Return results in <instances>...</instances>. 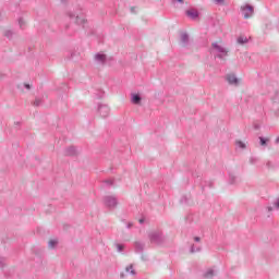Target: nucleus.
<instances>
[{"mask_svg":"<svg viewBox=\"0 0 279 279\" xmlns=\"http://www.w3.org/2000/svg\"><path fill=\"white\" fill-rule=\"evenodd\" d=\"M56 245H58L57 240H50V241L48 242V246H49L50 248H52V250H53V247H56Z\"/></svg>","mask_w":279,"mask_h":279,"instance_id":"obj_18","label":"nucleus"},{"mask_svg":"<svg viewBox=\"0 0 279 279\" xmlns=\"http://www.w3.org/2000/svg\"><path fill=\"white\" fill-rule=\"evenodd\" d=\"M105 184H108V186H112L114 184V180L112 179L105 180Z\"/></svg>","mask_w":279,"mask_h":279,"instance_id":"obj_23","label":"nucleus"},{"mask_svg":"<svg viewBox=\"0 0 279 279\" xmlns=\"http://www.w3.org/2000/svg\"><path fill=\"white\" fill-rule=\"evenodd\" d=\"M215 276V270H213L211 268H209L205 274H204V278H213Z\"/></svg>","mask_w":279,"mask_h":279,"instance_id":"obj_15","label":"nucleus"},{"mask_svg":"<svg viewBox=\"0 0 279 279\" xmlns=\"http://www.w3.org/2000/svg\"><path fill=\"white\" fill-rule=\"evenodd\" d=\"M98 112L102 119H106V117H109L110 114V107H108V105H99Z\"/></svg>","mask_w":279,"mask_h":279,"instance_id":"obj_6","label":"nucleus"},{"mask_svg":"<svg viewBox=\"0 0 279 279\" xmlns=\"http://www.w3.org/2000/svg\"><path fill=\"white\" fill-rule=\"evenodd\" d=\"M185 14L189 16V19H192V21L199 19V12L196 9H190L185 11Z\"/></svg>","mask_w":279,"mask_h":279,"instance_id":"obj_7","label":"nucleus"},{"mask_svg":"<svg viewBox=\"0 0 279 279\" xmlns=\"http://www.w3.org/2000/svg\"><path fill=\"white\" fill-rule=\"evenodd\" d=\"M238 43L239 45H245L247 43V37H243V36L239 37Z\"/></svg>","mask_w":279,"mask_h":279,"instance_id":"obj_16","label":"nucleus"},{"mask_svg":"<svg viewBox=\"0 0 279 279\" xmlns=\"http://www.w3.org/2000/svg\"><path fill=\"white\" fill-rule=\"evenodd\" d=\"M75 154H77L75 146H70L65 149V156H75Z\"/></svg>","mask_w":279,"mask_h":279,"instance_id":"obj_12","label":"nucleus"},{"mask_svg":"<svg viewBox=\"0 0 279 279\" xmlns=\"http://www.w3.org/2000/svg\"><path fill=\"white\" fill-rule=\"evenodd\" d=\"M118 252H123L125 250V246L123 244H117Z\"/></svg>","mask_w":279,"mask_h":279,"instance_id":"obj_24","label":"nucleus"},{"mask_svg":"<svg viewBox=\"0 0 279 279\" xmlns=\"http://www.w3.org/2000/svg\"><path fill=\"white\" fill-rule=\"evenodd\" d=\"M201 240H202V239H201L199 236H195V238H194V241H196V243H199Z\"/></svg>","mask_w":279,"mask_h":279,"instance_id":"obj_31","label":"nucleus"},{"mask_svg":"<svg viewBox=\"0 0 279 279\" xmlns=\"http://www.w3.org/2000/svg\"><path fill=\"white\" fill-rule=\"evenodd\" d=\"M214 1H215V3L220 4V3H223L225 0H214Z\"/></svg>","mask_w":279,"mask_h":279,"instance_id":"obj_32","label":"nucleus"},{"mask_svg":"<svg viewBox=\"0 0 279 279\" xmlns=\"http://www.w3.org/2000/svg\"><path fill=\"white\" fill-rule=\"evenodd\" d=\"M104 202L107 208H117V205L119 204V201H117V197L114 196H105Z\"/></svg>","mask_w":279,"mask_h":279,"instance_id":"obj_4","label":"nucleus"},{"mask_svg":"<svg viewBox=\"0 0 279 279\" xmlns=\"http://www.w3.org/2000/svg\"><path fill=\"white\" fill-rule=\"evenodd\" d=\"M274 206L277 210H279V198H276V201L274 202Z\"/></svg>","mask_w":279,"mask_h":279,"instance_id":"obj_28","label":"nucleus"},{"mask_svg":"<svg viewBox=\"0 0 279 279\" xmlns=\"http://www.w3.org/2000/svg\"><path fill=\"white\" fill-rule=\"evenodd\" d=\"M148 239L150 243H154L155 245H160L162 241H165V238L162 236V232L160 231H154L148 234Z\"/></svg>","mask_w":279,"mask_h":279,"instance_id":"obj_2","label":"nucleus"},{"mask_svg":"<svg viewBox=\"0 0 279 279\" xmlns=\"http://www.w3.org/2000/svg\"><path fill=\"white\" fill-rule=\"evenodd\" d=\"M234 180H236V177H234V174H229L230 184H234Z\"/></svg>","mask_w":279,"mask_h":279,"instance_id":"obj_22","label":"nucleus"},{"mask_svg":"<svg viewBox=\"0 0 279 279\" xmlns=\"http://www.w3.org/2000/svg\"><path fill=\"white\" fill-rule=\"evenodd\" d=\"M12 31H5L4 32V36L7 37V38H12Z\"/></svg>","mask_w":279,"mask_h":279,"instance_id":"obj_25","label":"nucleus"},{"mask_svg":"<svg viewBox=\"0 0 279 279\" xmlns=\"http://www.w3.org/2000/svg\"><path fill=\"white\" fill-rule=\"evenodd\" d=\"M134 10H135V8H134V7H132V8H131V12H134Z\"/></svg>","mask_w":279,"mask_h":279,"instance_id":"obj_36","label":"nucleus"},{"mask_svg":"<svg viewBox=\"0 0 279 279\" xmlns=\"http://www.w3.org/2000/svg\"><path fill=\"white\" fill-rule=\"evenodd\" d=\"M235 145H238V147H240V149H245V143L238 141L235 142Z\"/></svg>","mask_w":279,"mask_h":279,"instance_id":"obj_21","label":"nucleus"},{"mask_svg":"<svg viewBox=\"0 0 279 279\" xmlns=\"http://www.w3.org/2000/svg\"><path fill=\"white\" fill-rule=\"evenodd\" d=\"M144 221H145L144 219H140V223H144Z\"/></svg>","mask_w":279,"mask_h":279,"instance_id":"obj_35","label":"nucleus"},{"mask_svg":"<svg viewBox=\"0 0 279 279\" xmlns=\"http://www.w3.org/2000/svg\"><path fill=\"white\" fill-rule=\"evenodd\" d=\"M25 88L29 89L32 86L29 84H25Z\"/></svg>","mask_w":279,"mask_h":279,"instance_id":"obj_33","label":"nucleus"},{"mask_svg":"<svg viewBox=\"0 0 279 279\" xmlns=\"http://www.w3.org/2000/svg\"><path fill=\"white\" fill-rule=\"evenodd\" d=\"M96 62H99L100 64H106L107 57L104 53H97L95 56Z\"/></svg>","mask_w":279,"mask_h":279,"instance_id":"obj_11","label":"nucleus"},{"mask_svg":"<svg viewBox=\"0 0 279 279\" xmlns=\"http://www.w3.org/2000/svg\"><path fill=\"white\" fill-rule=\"evenodd\" d=\"M227 82H229V84H233L234 86H239V78H236V75L234 74H228L226 76Z\"/></svg>","mask_w":279,"mask_h":279,"instance_id":"obj_8","label":"nucleus"},{"mask_svg":"<svg viewBox=\"0 0 279 279\" xmlns=\"http://www.w3.org/2000/svg\"><path fill=\"white\" fill-rule=\"evenodd\" d=\"M66 0H61L62 3H64Z\"/></svg>","mask_w":279,"mask_h":279,"instance_id":"obj_40","label":"nucleus"},{"mask_svg":"<svg viewBox=\"0 0 279 279\" xmlns=\"http://www.w3.org/2000/svg\"><path fill=\"white\" fill-rule=\"evenodd\" d=\"M143 250H145V243L140 242V241L134 242V251L137 254H141L143 252Z\"/></svg>","mask_w":279,"mask_h":279,"instance_id":"obj_9","label":"nucleus"},{"mask_svg":"<svg viewBox=\"0 0 279 279\" xmlns=\"http://www.w3.org/2000/svg\"><path fill=\"white\" fill-rule=\"evenodd\" d=\"M120 276H121V278H125V275H124V274H121Z\"/></svg>","mask_w":279,"mask_h":279,"instance_id":"obj_38","label":"nucleus"},{"mask_svg":"<svg viewBox=\"0 0 279 279\" xmlns=\"http://www.w3.org/2000/svg\"><path fill=\"white\" fill-rule=\"evenodd\" d=\"M5 266V259L3 257H0V267Z\"/></svg>","mask_w":279,"mask_h":279,"instance_id":"obj_29","label":"nucleus"},{"mask_svg":"<svg viewBox=\"0 0 279 279\" xmlns=\"http://www.w3.org/2000/svg\"><path fill=\"white\" fill-rule=\"evenodd\" d=\"M201 247H195V244H193L192 246H191V253L192 254H195V252H201Z\"/></svg>","mask_w":279,"mask_h":279,"instance_id":"obj_20","label":"nucleus"},{"mask_svg":"<svg viewBox=\"0 0 279 279\" xmlns=\"http://www.w3.org/2000/svg\"><path fill=\"white\" fill-rule=\"evenodd\" d=\"M19 25L23 29V25H25V21H23V17L19 19Z\"/></svg>","mask_w":279,"mask_h":279,"instance_id":"obj_27","label":"nucleus"},{"mask_svg":"<svg viewBox=\"0 0 279 279\" xmlns=\"http://www.w3.org/2000/svg\"><path fill=\"white\" fill-rule=\"evenodd\" d=\"M181 43H183V45H189V34H181Z\"/></svg>","mask_w":279,"mask_h":279,"instance_id":"obj_13","label":"nucleus"},{"mask_svg":"<svg viewBox=\"0 0 279 279\" xmlns=\"http://www.w3.org/2000/svg\"><path fill=\"white\" fill-rule=\"evenodd\" d=\"M276 143H277V144L279 143V136L276 138Z\"/></svg>","mask_w":279,"mask_h":279,"instance_id":"obj_37","label":"nucleus"},{"mask_svg":"<svg viewBox=\"0 0 279 279\" xmlns=\"http://www.w3.org/2000/svg\"><path fill=\"white\" fill-rule=\"evenodd\" d=\"M125 271L132 274V276H136V270H134V265H133V264H131L130 266H128V267L125 268Z\"/></svg>","mask_w":279,"mask_h":279,"instance_id":"obj_14","label":"nucleus"},{"mask_svg":"<svg viewBox=\"0 0 279 279\" xmlns=\"http://www.w3.org/2000/svg\"><path fill=\"white\" fill-rule=\"evenodd\" d=\"M128 228H132V223H129V225H128Z\"/></svg>","mask_w":279,"mask_h":279,"instance_id":"obj_39","label":"nucleus"},{"mask_svg":"<svg viewBox=\"0 0 279 279\" xmlns=\"http://www.w3.org/2000/svg\"><path fill=\"white\" fill-rule=\"evenodd\" d=\"M241 12L244 19H252V16H254V8L250 4L241 7Z\"/></svg>","mask_w":279,"mask_h":279,"instance_id":"obj_3","label":"nucleus"},{"mask_svg":"<svg viewBox=\"0 0 279 279\" xmlns=\"http://www.w3.org/2000/svg\"><path fill=\"white\" fill-rule=\"evenodd\" d=\"M71 21H74V23H76V25H84V23H86V17L82 14V15H76L73 13L69 14Z\"/></svg>","mask_w":279,"mask_h":279,"instance_id":"obj_5","label":"nucleus"},{"mask_svg":"<svg viewBox=\"0 0 279 279\" xmlns=\"http://www.w3.org/2000/svg\"><path fill=\"white\" fill-rule=\"evenodd\" d=\"M268 210H269V211L274 210V207H268Z\"/></svg>","mask_w":279,"mask_h":279,"instance_id":"obj_34","label":"nucleus"},{"mask_svg":"<svg viewBox=\"0 0 279 279\" xmlns=\"http://www.w3.org/2000/svg\"><path fill=\"white\" fill-rule=\"evenodd\" d=\"M211 47L215 53H217V58H219L220 60H223V58L228 56V49L223 48V46H220L219 44L214 43L211 44Z\"/></svg>","mask_w":279,"mask_h":279,"instance_id":"obj_1","label":"nucleus"},{"mask_svg":"<svg viewBox=\"0 0 279 279\" xmlns=\"http://www.w3.org/2000/svg\"><path fill=\"white\" fill-rule=\"evenodd\" d=\"M259 143L263 147H265V145H267V143H269V138L259 137Z\"/></svg>","mask_w":279,"mask_h":279,"instance_id":"obj_17","label":"nucleus"},{"mask_svg":"<svg viewBox=\"0 0 279 279\" xmlns=\"http://www.w3.org/2000/svg\"><path fill=\"white\" fill-rule=\"evenodd\" d=\"M43 105V99L36 98L35 101L33 102V106L38 107Z\"/></svg>","mask_w":279,"mask_h":279,"instance_id":"obj_19","label":"nucleus"},{"mask_svg":"<svg viewBox=\"0 0 279 279\" xmlns=\"http://www.w3.org/2000/svg\"><path fill=\"white\" fill-rule=\"evenodd\" d=\"M142 100H143V98L141 97V95H138V94H132L131 95V101L135 106H138V104H141Z\"/></svg>","mask_w":279,"mask_h":279,"instance_id":"obj_10","label":"nucleus"},{"mask_svg":"<svg viewBox=\"0 0 279 279\" xmlns=\"http://www.w3.org/2000/svg\"><path fill=\"white\" fill-rule=\"evenodd\" d=\"M266 167H267L268 169H271V161H267Z\"/></svg>","mask_w":279,"mask_h":279,"instance_id":"obj_30","label":"nucleus"},{"mask_svg":"<svg viewBox=\"0 0 279 279\" xmlns=\"http://www.w3.org/2000/svg\"><path fill=\"white\" fill-rule=\"evenodd\" d=\"M257 160H258V158H256V157H251L250 158L251 165H256Z\"/></svg>","mask_w":279,"mask_h":279,"instance_id":"obj_26","label":"nucleus"}]
</instances>
